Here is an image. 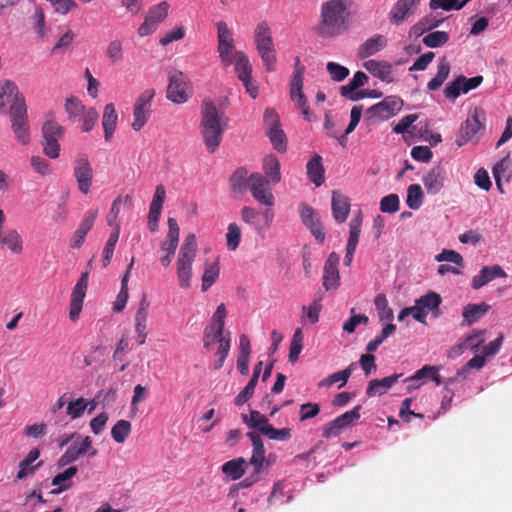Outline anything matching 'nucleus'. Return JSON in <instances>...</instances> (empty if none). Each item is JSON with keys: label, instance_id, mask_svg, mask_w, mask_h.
<instances>
[{"label": "nucleus", "instance_id": "nucleus-1", "mask_svg": "<svg viewBox=\"0 0 512 512\" xmlns=\"http://www.w3.org/2000/svg\"><path fill=\"white\" fill-rule=\"evenodd\" d=\"M227 119L223 118L218 108L210 99H205L201 105L200 134L210 153L215 152L221 144Z\"/></svg>", "mask_w": 512, "mask_h": 512}, {"label": "nucleus", "instance_id": "nucleus-2", "mask_svg": "<svg viewBox=\"0 0 512 512\" xmlns=\"http://www.w3.org/2000/svg\"><path fill=\"white\" fill-rule=\"evenodd\" d=\"M346 5L342 0H331L321 7V20L317 27V34L323 38H330L340 34L344 27Z\"/></svg>", "mask_w": 512, "mask_h": 512}, {"label": "nucleus", "instance_id": "nucleus-3", "mask_svg": "<svg viewBox=\"0 0 512 512\" xmlns=\"http://www.w3.org/2000/svg\"><path fill=\"white\" fill-rule=\"evenodd\" d=\"M254 41L257 52L260 55L266 70L269 72L274 71L277 61L276 50L271 28L266 21L259 23L255 28Z\"/></svg>", "mask_w": 512, "mask_h": 512}, {"label": "nucleus", "instance_id": "nucleus-4", "mask_svg": "<svg viewBox=\"0 0 512 512\" xmlns=\"http://www.w3.org/2000/svg\"><path fill=\"white\" fill-rule=\"evenodd\" d=\"M485 131V112L480 107H475L461 124L456 134L455 143L462 147L470 142L477 141V134Z\"/></svg>", "mask_w": 512, "mask_h": 512}, {"label": "nucleus", "instance_id": "nucleus-5", "mask_svg": "<svg viewBox=\"0 0 512 512\" xmlns=\"http://www.w3.org/2000/svg\"><path fill=\"white\" fill-rule=\"evenodd\" d=\"M305 66L301 65L300 58L296 57L294 64V72L290 81V98L301 111L307 121H311V115L307 98L303 93V81L305 74Z\"/></svg>", "mask_w": 512, "mask_h": 512}, {"label": "nucleus", "instance_id": "nucleus-6", "mask_svg": "<svg viewBox=\"0 0 512 512\" xmlns=\"http://www.w3.org/2000/svg\"><path fill=\"white\" fill-rule=\"evenodd\" d=\"M167 98L176 104H183L190 98V82L183 72L179 70L169 72Z\"/></svg>", "mask_w": 512, "mask_h": 512}, {"label": "nucleus", "instance_id": "nucleus-7", "mask_svg": "<svg viewBox=\"0 0 512 512\" xmlns=\"http://www.w3.org/2000/svg\"><path fill=\"white\" fill-rule=\"evenodd\" d=\"M403 100L398 96H387L381 102L367 109V120L385 121L395 116L403 107Z\"/></svg>", "mask_w": 512, "mask_h": 512}, {"label": "nucleus", "instance_id": "nucleus-8", "mask_svg": "<svg viewBox=\"0 0 512 512\" xmlns=\"http://www.w3.org/2000/svg\"><path fill=\"white\" fill-rule=\"evenodd\" d=\"M9 119L15 139L23 146L28 145L31 140V132L27 107H15L13 111L9 112Z\"/></svg>", "mask_w": 512, "mask_h": 512}, {"label": "nucleus", "instance_id": "nucleus-9", "mask_svg": "<svg viewBox=\"0 0 512 512\" xmlns=\"http://www.w3.org/2000/svg\"><path fill=\"white\" fill-rule=\"evenodd\" d=\"M264 123L267 126V136L273 147L278 152H284L287 148V139L284 131L281 129L280 120L277 112L272 108H266L264 111Z\"/></svg>", "mask_w": 512, "mask_h": 512}, {"label": "nucleus", "instance_id": "nucleus-10", "mask_svg": "<svg viewBox=\"0 0 512 512\" xmlns=\"http://www.w3.org/2000/svg\"><path fill=\"white\" fill-rule=\"evenodd\" d=\"M441 302V296L433 291H430L416 299L414 305V319L422 324H425L428 313H431L434 317H438L440 315Z\"/></svg>", "mask_w": 512, "mask_h": 512}, {"label": "nucleus", "instance_id": "nucleus-11", "mask_svg": "<svg viewBox=\"0 0 512 512\" xmlns=\"http://www.w3.org/2000/svg\"><path fill=\"white\" fill-rule=\"evenodd\" d=\"M8 105H10L9 112L18 106L27 107L25 97L19 92L17 85L6 79L0 82V112L5 113Z\"/></svg>", "mask_w": 512, "mask_h": 512}, {"label": "nucleus", "instance_id": "nucleus-12", "mask_svg": "<svg viewBox=\"0 0 512 512\" xmlns=\"http://www.w3.org/2000/svg\"><path fill=\"white\" fill-rule=\"evenodd\" d=\"M218 53L222 63L229 66L234 58V39L231 30L224 21L217 24Z\"/></svg>", "mask_w": 512, "mask_h": 512}, {"label": "nucleus", "instance_id": "nucleus-13", "mask_svg": "<svg viewBox=\"0 0 512 512\" xmlns=\"http://www.w3.org/2000/svg\"><path fill=\"white\" fill-rule=\"evenodd\" d=\"M361 405L355 406L352 410L343 413L323 426L322 436L324 438L336 437L341 432L360 418Z\"/></svg>", "mask_w": 512, "mask_h": 512}, {"label": "nucleus", "instance_id": "nucleus-14", "mask_svg": "<svg viewBox=\"0 0 512 512\" xmlns=\"http://www.w3.org/2000/svg\"><path fill=\"white\" fill-rule=\"evenodd\" d=\"M154 96V89H146L138 97L133 111V130L140 131L143 128V126L147 123L151 114V102Z\"/></svg>", "mask_w": 512, "mask_h": 512}, {"label": "nucleus", "instance_id": "nucleus-15", "mask_svg": "<svg viewBox=\"0 0 512 512\" xmlns=\"http://www.w3.org/2000/svg\"><path fill=\"white\" fill-rule=\"evenodd\" d=\"M74 177L82 194H88L93 181V169L86 154L77 155L74 161Z\"/></svg>", "mask_w": 512, "mask_h": 512}, {"label": "nucleus", "instance_id": "nucleus-16", "mask_svg": "<svg viewBox=\"0 0 512 512\" xmlns=\"http://www.w3.org/2000/svg\"><path fill=\"white\" fill-rule=\"evenodd\" d=\"M264 176L260 173H252L248 177V188L256 201L265 206L274 205V196Z\"/></svg>", "mask_w": 512, "mask_h": 512}, {"label": "nucleus", "instance_id": "nucleus-17", "mask_svg": "<svg viewBox=\"0 0 512 512\" xmlns=\"http://www.w3.org/2000/svg\"><path fill=\"white\" fill-rule=\"evenodd\" d=\"M92 439L90 436H84L78 439L76 438L72 444L68 446L66 451L61 455V457L57 461V466L62 468L67 466L76 460H78L81 456L85 455L89 448H91Z\"/></svg>", "mask_w": 512, "mask_h": 512}, {"label": "nucleus", "instance_id": "nucleus-18", "mask_svg": "<svg viewBox=\"0 0 512 512\" xmlns=\"http://www.w3.org/2000/svg\"><path fill=\"white\" fill-rule=\"evenodd\" d=\"M88 278L89 273L83 272L72 290L69 317L73 321L79 317L82 310V304L88 287Z\"/></svg>", "mask_w": 512, "mask_h": 512}, {"label": "nucleus", "instance_id": "nucleus-19", "mask_svg": "<svg viewBox=\"0 0 512 512\" xmlns=\"http://www.w3.org/2000/svg\"><path fill=\"white\" fill-rule=\"evenodd\" d=\"M300 217L303 224L309 229L314 238L323 243L325 240V232L320 222V219L315 214L314 209L304 203L300 205Z\"/></svg>", "mask_w": 512, "mask_h": 512}, {"label": "nucleus", "instance_id": "nucleus-20", "mask_svg": "<svg viewBox=\"0 0 512 512\" xmlns=\"http://www.w3.org/2000/svg\"><path fill=\"white\" fill-rule=\"evenodd\" d=\"M339 260V255L336 252H331L325 261L322 284L327 291L336 289L340 285Z\"/></svg>", "mask_w": 512, "mask_h": 512}, {"label": "nucleus", "instance_id": "nucleus-21", "mask_svg": "<svg viewBox=\"0 0 512 512\" xmlns=\"http://www.w3.org/2000/svg\"><path fill=\"white\" fill-rule=\"evenodd\" d=\"M247 437L251 440L253 446L249 463L254 467L255 474H260L261 470L269 465V461L265 457L263 441L259 433L256 432H248Z\"/></svg>", "mask_w": 512, "mask_h": 512}, {"label": "nucleus", "instance_id": "nucleus-22", "mask_svg": "<svg viewBox=\"0 0 512 512\" xmlns=\"http://www.w3.org/2000/svg\"><path fill=\"white\" fill-rule=\"evenodd\" d=\"M421 0H397L389 12V20L392 24L398 26L403 23L410 15L413 9Z\"/></svg>", "mask_w": 512, "mask_h": 512}, {"label": "nucleus", "instance_id": "nucleus-23", "mask_svg": "<svg viewBox=\"0 0 512 512\" xmlns=\"http://www.w3.org/2000/svg\"><path fill=\"white\" fill-rule=\"evenodd\" d=\"M150 303L146 299V296H143L137 312L135 314V332L137 334V341L139 345H143L146 342L147 338V317H148V308Z\"/></svg>", "mask_w": 512, "mask_h": 512}, {"label": "nucleus", "instance_id": "nucleus-24", "mask_svg": "<svg viewBox=\"0 0 512 512\" xmlns=\"http://www.w3.org/2000/svg\"><path fill=\"white\" fill-rule=\"evenodd\" d=\"M507 276L506 272L499 266H484L479 274L475 275L471 281V287L474 290H478L494 280L497 277L505 278Z\"/></svg>", "mask_w": 512, "mask_h": 512}, {"label": "nucleus", "instance_id": "nucleus-25", "mask_svg": "<svg viewBox=\"0 0 512 512\" xmlns=\"http://www.w3.org/2000/svg\"><path fill=\"white\" fill-rule=\"evenodd\" d=\"M445 172L441 166L433 167L422 177V182L428 194L436 195L444 187Z\"/></svg>", "mask_w": 512, "mask_h": 512}, {"label": "nucleus", "instance_id": "nucleus-26", "mask_svg": "<svg viewBox=\"0 0 512 512\" xmlns=\"http://www.w3.org/2000/svg\"><path fill=\"white\" fill-rule=\"evenodd\" d=\"M333 218L337 223H344L350 212L349 198L340 191L334 190L331 199Z\"/></svg>", "mask_w": 512, "mask_h": 512}, {"label": "nucleus", "instance_id": "nucleus-27", "mask_svg": "<svg viewBox=\"0 0 512 512\" xmlns=\"http://www.w3.org/2000/svg\"><path fill=\"white\" fill-rule=\"evenodd\" d=\"M366 70L374 77H377L383 82H393V68L392 65L384 61L368 60L364 63Z\"/></svg>", "mask_w": 512, "mask_h": 512}, {"label": "nucleus", "instance_id": "nucleus-28", "mask_svg": "<svg viewBox=\"0 0 512 512\" xmlns=\"http://www.w3.org/2000/svg\"><path fill=\"white\" fill-rule=\"evenodd\" d=\"M39 456L40 451L37 448H33L29 451L25 458L19 463V470L16 475L17 480H23L28 476H31L39 469V467L42 465L41 461L36 465H32V463L36 461Z\"/></svg>", "mask_w": 512, "mask_h": 512}, {"label": "nucleus", "instance_id": "nucleus-29", "mask_svg": "<svg viewBox=\"0 0 512 512\" xmlns=\"http://www.w3.org/2000/svg\"><path fill=\"white\" fill-rule=\"evenodd\" d=\"M167 224L168 233L166 236V240L161 243L160 248L166 254L175 255L179 243L180 229L176 219L174 218H168Z\"/></svg>", "mask_w": 512, "mask_h": 512}, {"label": "nucleus", "instance_id": "nucleus-30", "mask_svg": "<svg viewBox=\"0 0 512 512\" xmlns=\"http://www.w3.org/2000/svg\"><path fill=\"white\" fill-rule=\"evenodd\" d=\"M195 258L182 257L178 255L176 266H177V279L180 287L189 288L191 286L192 279V264Z\"/></svg>", "mask_w": 512, "mask_h": 512}, {"label": "nucleus", "instance_id": "nucleus-31", "mask_svg": "<svg viewBox=\"0 0 512 512\" xmlns=\"http://www.w3.org/2000/svg\"><path fill=\"white\" fill-rule=\"evenodd\" d=\"M401 376L402 374H393L382 379L371 380L366 389V394L369 397L385 394L387 390L391 388Z\"/></svg>", "mask_w": 512, "mask_h": 512}, {"label": "nucleus", "instance_id": "nucleus-32", "mask_svg": "<svg viewBox=\"0 0 512 512\" xmlns=\"http://www.w3.org/2000/svg\"><path fill=\"white\" fill-rule=\"evenodd\" d=\"M386 45L387 39L383 35H375L360 45L357 55L361 59H366L381 51Z\"/></svg>", "mask_w": 512, "mask_h": 512}, {"label": "nucleus", "instance_id": "nucleus-33", "mask_svg": "<svg viewBox=\"0 0 512 512\" xmlns=\"http://www.w3.org/2000/svg\"><path fill=\"white\" fill-rule=\"evenodd\" d=\"M307 176L309 180L317 187L321 186L325 180V170L322 163V157L318 154L312 156L306 165Z\"/></svg>", "mask_w": 512, "mask_h": 512}, {"label": "nucleus", "instance_id": "nucleus-34", "mask_svg": "<svg viewBox=\"0 0 512 512\" xmlns=\"http://www.w3.org/2000/svg\"><path fill=\"white\" fill-rule=\"evenodd\" d=\"M0 246L6 247L14 254H20L23 251L22 238L15 229L0 232Z\"/></svg>", "mask_w": 512, "mask_h": 512}, {"label": "nucleus", "instance_id": "nucleus-35", "mask_svg": "<svg viewBox=\"0 0 512 512\" xmlns=\"http://www.w3.org/2000/svg\"><path fill=\"white\" fill-rule=\"evenodd\" d=\"M78 472L76 466H70L65 471L57 474L52 478V485L58 488L51 491L52 494H60L72 486V477Z\"/></svg>", "mask_w": 512, "mask_h": 512}, {"label": "nucleus", "instance_id": "nucleus-36", "mask_svg": "<svg viewBox=\"0 0 512 512\" xmlns=\"http://www.w3.org/2000/svg\"><path fill=\"white\" fill-rule=\"evenodd\" d=\"M443 19H438L436 15L430 14L421 18L415 25L410 29V35L414 37H420L424 33L431 31L434 28L440 26Z\"/></svg>", "mask_w": 512, "mask_h": 512}, {"label": "nucleus", "instance_id": "nucleus-37", "mask_svg": "<svg viewBox=\"0 0 512 512\" xmlns=\"http://www.w3.org/2000/svg\"><path fill=\"white\" fill-rule=\"evenodd\" d=\"M246 467V460L239 457L225 462L221 470L230 480H238L244 475Z\"/></svg>", "mask_w": 512, "mask_h": 512}, {"label": "nucleus", "instance_id": "nucleus-38", "mask_svg": "<svg viewBox=\"0 0 512 512\" xmlns=\"http://www.w3.org/2000/svg\"><path fill=\"white\" fill-rule=\"evenodd\" d=\"M117 119L118 116L115 110V106L112 103L107 104L104 107L102 117V125L106 141H110V139L112 138L113 133L116 129Z\"/></svg>", "mask_w": 512, "mask_h": 512}, {"label": "nucleus", "instance_id": "nucleus-39", "mask_svg": "<svg viewBox=\"0 0 512 512\" xmlns=\"http://www.w3.org/2000/svg\"><path fill=\"white\" fill-rule=\"evenodd\" d=\"M241 418L250 429H256L260 434H263L267 428H271L268 418L257 410H251L249 415L242 414Z\"/></svg>", "mask_w": 512, "mask_h": 512}, {"label": "nucleus", "instance_id": "nucleus-40", "mask_svg": "<svg viewBox=\"0 0 512 512\" xmlns=\"http://www.w3.org/2000/svg\"><path fill=\"white\" fill-rule=\"evenodd\" d=\"M235 61V71L239 80L247 81L251 78L252 66L247 55L242 51H235L233 62Z\"/></svg>", "mask_w": 512, "mask_h": 512}, {"label": "nucleus", "instance_id": "nucleus-41", "mask_svg": "<svg viewBox=\"0 0 512 512\" xmlns=\"http://www.w3.org/2000/svg\"><path fill=\"white\" fill-rule=\"evenodd\" d=\"M450 69V63L445 58H442L437 66V73L435 77L432 78L427 84V89L429 91L438 90L448 78Z\"/></svg>", "mask_w": 512, "mask_h": 512}, {"label": "nucleus", "instance_id": "nucleus-42", "mask_svg": "<svg viewBox=\"0 0 512 512\" xmlns=\"http://www.w3.org/2000/svg\"><path fill=\"white\" fill-rule=\"evenodd\" d=\"M226 307L225 304L221 303L213 313L211 322L206 325V338L209 337V333H212L213 329L216 328V334L220 335L224 332L225 318H226Z\"/></svg>", "mask_w": 512, "mask_h": 512}, {"label": "nucleus", "instance_id": "nucleus-43", "mask_svg": "<svg viewBox=\"0 0 512 512\" xmlns=\"http://www.w3.org/2000/svg\"><path fill=\"white\" fill-rule=\"evenodd\" d=\"M265 180L271 184L281 181L280 162L274 156H266L264 159Z\"/></svg>", "mask_w": 512, "mask_h": 512}, {"label": "nucleus", "instance_id": "nucleus-44", "mask_svg": "<svg viewBox=\"0 0 512 512\" xmlns=\"http://www.w3.org/2000/svg\"><path fill=\"white\" fill-rule=\"evenodd\" d=\"M367 82L368 76L362 71H357L347 85L340 87V95L349 99L352 94L357 92L358 88L364 86Z\"/></svg>", "mask_w": 512, "mask_h": 512}, {"label": "nucleus", "instance_id": "nucleus-45", "mask_svg": "<svg viewBox=\"0 0 512 512\" xmlns=\"http://www.w3.org/2000/svg\"><path fill=\"white\" fill-rule=\"evenodd\" d=\"M489 309L486 303L468 304L463 309V319L467 325H472L478 321Z\"/></svg>", "mask_w": 512, "mask_h": 512}, {"label": "nucleus", "instance_id": "nucleus-46", "mask_svg": "<svg viewBox=\"0 0 512 512\" xmlns=\"http://www.w3.org/2000/svg\"><path fill=\"white\" fill-rule=\"evenodd\" d=\"M220 274L218 261L206 263L204 273L202 275L201 290L206 292L216 282Z\"/></svg>", "mask_w": 512, "mask_h": 512}, {"label": "nucleus", "instance_id": "nucleus-47", "mask_svg": "<svg viewBox=\"0 0 512 512\" xmlns=\"http://www.w3.org/2000/svg\"><path fill=\"white\" fill-rule=\"evenodd\" d=\"M484 343V332L474 331L473 334L467 336L463 343L453 348L456 354H460L464 349L470 347L471 350L477 352L479 347Z\"/></svg>", "mask_w": 512, "mask_h": 512}, {"label": "nucleus", "instance_id": "nucleus-48", "mask_svg": "<svg viewBox=\"0 0 512 512\" xmlns=\"http://www.w3.org/2000/svg\"><path fill=\"white\" fill-rule=\"evenodd\" d=\"M353 368H354V363L350 364L346 369L335 372V373L329 375L327 378H324L323 380H321L319 382L318 386H320V387L328 386L329 387V386L341 381L342 383L339 386V388H341L342 386H344L347 383L349 377L352 374Z\"/></svg>", "mask_w": 512, "mask_h": 512}, {"label": "nucleus", "instance_id": "nucleus-49", "mask_svg": "<svg viewBox=\"0 0 512 512\" xmlns=\"http://www.w3.org/2000/svg\"><path fill=\"white\" fill-rule=\"evenodd\" d=\"M169 8V3L162 1L149 8L146 18L157 27V25L167 17Z\"/></svg>", "mask_w": 512, "mask_h": 512}, {"label": "nucleus", "instance_id": "nucleus-50", "mask_svg": "<svg viewBox=\"0 0 512 512\" xmlns=\"http://www.w3.org/2000/svg\"><path fill=\"white\" fill-rule=\"evenodd\" d=\"M424 194L419 184H412L407 189L406 204L410 209L417 210L423 203Z\"/></svg>", "mask_w": 512, "mask_h": 512}, {"label": "nucleus", "instance_id": "nucleus-51", "mask_svg": "<svg viewBox=\"0 0 512 512\" xmlns=\"http://www.w3.org/2000/svg\"><path fill=\"white\" fill-rule=\"evenodd\" d=\"M132 425L127 420H119L111 429L113 440L118 443H124L131 432Z\"/></svg>", "mask_w": 512, "mask_h": 512}, {"label": "nucleus", "instance_id": "nucleus-52", "mask_svg": "<svg viewBox=\"0 0 512 512\" xmlns=\"http://www.w3.org/2000/svg\"><path fill=\"white\" fill-rule=\"evenodd\" d=\"M64 135V128L54 120H47L42 126L43 139L57 140Z\"/></svg>", "mask_w": 512, "mask_h": 512}, {"label": "nucleus", "instance_id": "nucleus-53", "mask_svg": "<svg viewBox=\"0 0 512 512\" xmlns=\"http://www.w3.org/2000/svg\"><path fill=\"white\" fill-rule=\"evenodd\" d=\"M303 341H304V336H303L302 330L300 328H297L294 331V334L292 336V340L290 343V347H289L288 358L291 363H295L298 360L299 355L303 348Z\"/></svg>", "mask_w": 512, "mask_h": 512}, {"label": "nucleus", "instance_id": "nucleus-54", "mask_svg": "<svg viewBox=\"0 0 512 512\" xmlns=\"http://www.w3.org/2000/svg\"><path fill=\"white\" fill-rule=\"evenodd\" d=\"M120 227L116 225L114 231L110 234L103 249V266L107 267L112 259L115 246L119 239Z\"/></svg>", "mask_w": 512, "mask_h": 512}, {"label": "nucleus", "instance_id": "nucleus-55", "mask_svg": "<svg viewBox=\"0 0 512 512\" xmlns=\"http://www.w3.org/2000/svg\"><path fill=\"white\" fill-rule=\"evenodd\" d=\"M33 22V28L39 38L43 39L46 37L48 28L45 22V14L40 6L35 7L34 14L31 16Z\"/></svg>", "mask_w": 512, "mask_h": 512}, {"label": "nucleus", "instance_id": "nucleus-56", "mask_svg": "<svg viewBox=\"0 0 512 512\" xmlns=\"http://www.w3.org/2000/svg\"><path fill=\"white\" fill-rule=\"evenodd\" d=\"M449 41V34L445 31H434L425 35L422 42L429 48H437L445 45Z\"/></svg>", "mask_w": 512, "mask_h": 512}, {"label": "nucleus", "instance_id": "nucleus-57", "mask_svg": "<svg viewBox=\"0 0 512 512\" xmlns=\"http://www.w3.org/2000/svg\"><path fill=\"white\" fill-rule=\"evenodd\" d=\"M241 241V230L236 223H230L226 233V245L229 251H235Z\"/></svg>", "mask_w": 512, "mask_h": 512}, {"label": "nucleus", "instance_id": "nucleus-58", "mask_svg": "<svg viewBox=\"0 0 512 512\" xmlns=\"http://www.w3.org/2000/svg\"><path fill=\"white\" fill-rule=\"evenodd\" d=\"M463 81H464L463 75L456 77L444 89V96L448 100L454 102L461 95V93H463L462 92V88H463V84H464Z\"/></svg>", "mask_w": 512, "mask_h": 512}, {"label": "nucleus", "instance_id": "nucleus-59", "mask_svg": "<svg viewBox=\"0 0 512 512\" xmlns=\"http://www.w3.org/2000/svg\"><path fill=\"white\" fill-rule=\"evenodd\" d=\"M230 185L234 191L242 192L248 187L247 170L238 168L230 178Z\"/></svg>", "mask_w": 512, "mask_h": 512}, {"label": "nucleus", "instance_id": "nucleus-60", "mask_svg": "<svg viewBox=\"0 0 512 512\" xmlns=\"http://www.w3.org/2000/svg\"><path fill=\"white\" fill-rule=\"evenodd\" d=\"M197 239L194 233H189L181 245L179 254L182 257H196Z\"/></svg>", "mask_w": 512, "mask_h": 512}, {"label": "nucleus", "instance_id": "nucleus-61", "mask_svg": "<svg viewBox=\"0 0 512 512\" xmlns=\"http://www.w3.org/2000/svg\"><path fill=\"white\" fill-rule=\"evenodd\" d=\"M231 347V338L221 339L218 350L215 353L216 360L214 361L213 367L215 370H219L223 367L225 360L229 354Z\"/></svg>", "mask_w": 512, "mask_h": 512}, {"label": "nucleus", "instance_id": "nucleus-62", "mask_svg": "<svg viewBox=\"0 0 512 512\" xmlns=\"http://www.w3.org/2000/svg\"><path fill=\"white\" fill-rule=\"evenodd\" d=\"M361 225H362L361 218L358 217V218L351 220L350 225H349L350 226L349 238L347 241L346 248H350L351 250L352 249L356 250V247L359 242L360 233H361Z\"/></svg>", "mask_w": 512, "mask_h": 512}, {"label": "nucleus", "instance_id": "nucleus-63", "mask_svg": "<svg viewBox=\"0 0 512 512\" xmlns=\"http://www.w3.org/2000/svg\"><path fill=\"white\" fill-rule=\"evenodd\" d=\"M88 403L83 397L77 398L75 401L69 402L67 405V415L71 419L79 418L87 409Z\"/></svg>", "mask_w": 512, "mask_h": 512}, {"label": "nucleus", "instance_id": "nucleus-64", "mask_svg": "<svg viewBox=\"0 0 512 512\" xmlns=\"http://www.w3.org/2000/svg\"><path fill=\"white\" fill-rule=\"evenodd\" d=\"M107 57L112 64H117L123 59V45L118 39L111 41L107 47Z\"/></svg>", "mask_w": 512, "mask_h": 512}]
</instances>
